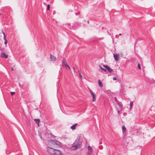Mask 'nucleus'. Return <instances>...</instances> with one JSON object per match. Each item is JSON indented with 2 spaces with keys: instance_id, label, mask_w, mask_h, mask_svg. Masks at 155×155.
<instances>
[{
  "instance_id": "c85d7f7f",
  "label": "nucleus",
  "mask_w": 155,
  "mask_h": 155,
  "mask_svg": "<svg viewBox=\"0 0 155 155\" xmlns=\"http://www.w3.org/2000/svg\"><path fill=\"white\" fill-rule=\"evenodd\" d=\"M80 76L81 77H81L82 76V75H81V74L80 73Z\"/></svg>"
},
{
  "instance_id": "7ed1b4c3",
  "label": "nucleus",
  "mask_w": 155,
  "mask_h": 155,
  "mask_svg": "<svg viewBox=\"0 0 155 155\" xmlns=\"http://www.w3.org/2000/svg\"><path fill=\"white\" fill-rule=\"evenodd\" d=\"M51 142L53 144H55L56 145H58L60 147H61L62 146V145L61 143L58 140H52Z\"/></svg>"
},
{
  "instance_id": "39448f33",
  "label": "nucleus",
  "mask_w": 155,
  "mask_h": 155,
  "mask_svg": "<svg viewBox=\"0 0 155 155\" xmlns=\"http://www.w3.org/2000/svg\"><path fill=\"white\" fill-rule=\"evenodd\" d=\"M90 92L91 96H92L93 101H95L96 99L95 94L94 93H93L91 90H90Z\"/></svg>"
},
{
  "instance_id": "1a4fd4ad",
  "label": "nucleus",
  "mask_w": 155,
  "mask_h": 155,
  "mask_svg": "<svg viewBox=\"0 0 155 155\" xmlns=\"http://www.w3.org/2000/svg\"><path fill=\"white\" fill-rule=\"evenodd\" d=\"M114 57L116 61H117L119 60V57L117 54H114Z\"/></svg>"
},
{
  "instance_id": "a878e982",
  "label": "nucleus",
  "mask_w": 155,
  "mask_h": 155,
  "mask_svg": "<svg viewBox=\"0 0 155 155\" xmlns=\"http://www.w3.org/2000/svg\"><path fill=\"white\" fill-rule=\"evenodd\" d=\"M79 14V13H75V15H78Z\"/></svg>"
},
{
  "instance_id": "ddd939ff",
  "label": "nucleus",
  "mask_w": 155,
  "mask_h": 155,
  "mask_svg": "<svg viewBox=\"0 0 155 155\" xmlns=\"http://www.w3.org/2000/svg\"><path fill=\"white\" fill-rule=\"evenodd\" d=\"M122 131L123 132H125L126 130V128L124 125H123L122 126Z\"/></svg>"
},
{
  "instance_id": "6e6552de",
  "label": "nucleus",
  "mask_w": 155,
  "mask_h": 155,
  "mask_svg": "<svg viewBox=\"0 0 155 155\" xmlns=\"http://www.w3.org/2000/svg\"><path fill=\"white\" fill-rule=\"evenodd\" d=\"M50 58L51 61H54L56 60V58L54 56L52 55L51 54H50Z\"/></svg>"
},
{
  "instance_id": "6ab92c4d",
  "label": "nucleus",
  "mask_w": 155,
  "mask_h": 155,
  "mask_svg": "<svg viewBox=\"0 0 155 155\" xmlns=\"http://www.w3.org/2000/svg\"><path fill=\"white\" fill-rule=\"evenodd\" d=\"M138 68L141 70V67H140V64H138Z\"/></svg>"
},
{
  "instance_id": "c756f323",
  "label": "nucleus",
  "mask_w": 155,
  "mask_h": 155,
  "mask_svg": "<svg viewBox=\"0 0 155 155\" xmlns=\"http://www.w3.org/2000/svg\"><path fill=\"white\" fill-rule=\"evenodd\" d=\"M121 35V34H120L119 35Z\"/></svg>"
},
{
  "instance_id": "b1692460",
  "label": "nucleus",
  "mask_w": 155,
  "mask_h": 155,
  "mask_svg": "<svg viewBox=\"0 0 155 155\" xmlns=\"http://www.w3.org/2000/svg\"><path fill=\"white\" fill-rule=\"evenodd\" d=\"M55 13H56L55 11H54L53 12V14L54 15L55 14Z\"/></svg>"
},
{
  "instance_id": "0eeeda50",
  "label": "nucleus",
  "mask_w": 155,
  "mask_h": 155,
  "mask_svg": "<svg viewBox=\"0 0 155 155\" xmlns=\"http://www.w3.org/2000/svg\"><path fill=\"white\" fill-rule=\"evenodd\" d=\"M88 149V155H91V154L92 152V149L91 147L89 146L87 147Z\"/></svg>"
},
{
  "instance_id": "9d476101",
  "label": "nucleus",
  "mask_w": 155,
  "mask_h": 155,
  "mask_svg": "<svg viewBox=\"0 0 155 155\" xmlns=\"http://www.w3.org/2000/svg\"><path fill=\"white\" fill-rule=\"evenodd\" d=\"M1 56L3 58H6L8 57V56L5 53H2L1 55Z\"/></svg>"
},
{
  "instance_id": "aec40b11",
  "label": "nucleus",
  "mask_w": 155,
  "mask_h": 155,
  "mask_svg": "<svg viewBox=\"0 0 155 155\" xmlns=\"http://www.w3.org/2000/svg\"><path fill=\"white\" fill-rule=\"evenodd\" d=\"M50 5L48 4L47 5V10H49L50 9Z\"/></svg>"
},
{
  "instance_id": "393cba45",
  "label": "nucleus",
  "mask_w": 155,
  "mask_h": 155,
  "mask_svg": "<svg viewBox=\"0 0 155 155\" xmlns=\"http://www.w3.org/2000/svg\"><path fill=\"white\" fill-rule=\"evenodd\" d=\"M73 70H74V72H75V68H74V67H73Z\"/></svg>"
},
{
  "instance_id": "cd10ccee",
  "label": "nucleus",
  "mask_w": 155,
  "mask_h": 155,
  "mask_svg": "<svg viewBox=\"0 0 155 155\" xmlns=\"http://www.w3.org/2000/svg\"><path fill=\"white\" fill-rule=\"evenodd\" d=\"M118 105L120 106H121L120 104L119 103H118Z\"/></svg>"
},
{
  "instance_id": "20e7f679",
  "label": "nucleus",
  "mask_w": 155,
  "mask_h": 155,
  "mask_svg": "<svg viewBox=\"0 0 155 155\" xmlns=\"http://www.w3.org/2000/svg\"><path fill=\"white\" fill-rule=\"evenodd\" d=\"M63 66H64L68 68L70 70L71 69L70 67L68 65L66 62V60L64 58L62 61Z\"/></svg>"
},
{
  "instance_id": "f03ea898",
  "label": "nucleus",
  "mask_w": 155,
  "mask_h": 155,
  "mask_svg": "<svg viewBox=\"0 0 155 155\" xmlns=\"http://www.w3.org/2000/svg\"><path fill=\"white\" fill-rule=\"evenodd\" d=\"M80 139V137L78 136L74 143L73 144L71 149L74 150L80 147L79 141Z\"/></svg>"
},
{
  "instance_id": "dca6fc26",
  "label": "nucleus",
  "mask_w": 155,
  "mask_h": 155,
  "mask_svg": "<svg viewBox=\"0 0 155 155\" xmlns=\"http://www.w3.org/2000/svg\"><path fill=\"white\" fill-rule=\"evenodd\" d=\"M99 67H100V69L101 70H103V71H104V72H106V69L105 68H103L100 65Z\"/></svg>"
},
{
  "instance_id": "4468645a",
  "label": "nucleus",
  "mask_w": 155,
  "mask_h": 155,
  "mask_svg": "<svg viewBox=\"0 0 155 155\" xmlns=\"http://www.w3.org/2000/svg\"><path fill=\"white\" fill-rule=\"evenodd\" d=\"M98 85L101 87H102L103 86V84L101 82V81L100 80H99L98 81Z\"/></svg>"
},
{
  "instance_id": "9b49d317",
  "label": "nucleus",
  "mask_w": 155,
  "mask_h": 155,
  "mask_svg": "<svg viewBox=\"0 0 155 155\" xmlns=\"http://www.w3.org/2000/svg\"><path fill=\"white\" fill-rule=\"evenodd\" d=\"M78 125L77 124H75L71 127V128L73 130H75L76 126Z\"/></svg>"
},
{
  "instance_id": "bb28decb",
  "label": "nucleus",
  "mask_w": 155,
  "mask_h": 155,
  "mask_svg": "<svg viewBox=\"0 0 155 155\" xmlns=\"http://www.w3.org/2000/svg\"><path fill=\"white\" fill-rule=\"evenodd\" d=\"M117 113L118 114H120L119 110H117Z\"/></svg>"
},
{
  "instance_id": "a211bd4d",
  "label": "nucleus",
  "mask_w": 155,
  "mask_h": 155,
  "mask_svg": "<svg viewBox=\"0 0 155 155\" xmlns=\"http://www.w3.org/2000/svg\"><path fill=\"white\" fill-rule=\"evenodd\" d=\"M130 107H132L133 105V101L130 102Z\"/></svg>"
},
{
  "instance_id": "5701e85b",
  "label": "nucleus",
  "mask_w": 155,
  "mask_h": 155,
  "mask_svg": "<svg viewBox=\"0 0 155 155\" xmlns=\"http://www.w3.org/2000/svg\"><path fill=\"white\" fill-rule=\"evenodd\" d=\"M99 148L100 149H101L102 148V146H99Z\"/></svg>"
},
{
  "instance_id": "f3484780",
  "label": "nucleus",
  "mask_w": 155,
  "mask_h": 155,
  "mask_svg": "<svg viewBox=\"0 0 155 155\" xmlns=\"http://www.w3.org/2000/svg\"><path fill=\"white\" fill-rule=\"evenodd\" d=\"M104 92L105 93H107V94H110V93H111V92H110V91L109 90L105 91Z\"/></svg>"
},
{
  "instance_id": "f8f14e48",
  "label": "nucleus",
  "mask_w": 155,
  "mask_h": 155,
  "mask_svg": "<svg viewBox=\"0 0 155 155\" xmlns=\"http://www.w3.org/2000/svg\"><path fill=\"white\" fill-rule=\"evenodd\" d=\"M2 32L4 35V40L5 41V44H6L7 43V40L6 39L5 35L4 32L3 31H2Z\"/></svg>"
},
{
  "instance_id": "2eb2a0df",
  "label": "nucleus",
  "mask_w": 155,
  "mask_h": 155,
  "mask_svg": "<svg viewBox=\"0 0 155 155\" xmlns=\"http://www.w3.org/2000/svg\"><path fill=\"white\" fill-rule=\"evenodd\" d=\"M35 122L37 123V124H38L40 121V120L39 119H35L34 120Z\"/></svg>"
},
{
  "instance_id": "423d86ee",
  "label": "nucleus",
  "mask_w": 155,
  "mask_h": 155,
  "mask_svg": "<svg viewBox=\"0 0 155 155\" xmlns=\"http://www.w3.org/2000/svg\"><path fill=\"white\" fill-rule=\"evenodd\" d=\"M103 67L106 68V69L110 73L113 71V70L111 69L109 66H107V65H103Z\"/></svg>"
},
{
  "instance_id": "412c9836",
  "label": "nucleus",
  "mask_w": 155,
  "mask_h": 155,
  "mask_svg": "<svg viewBox=\"0 0 155 155\" xmlns=\"http://www.w3.org/2000/svg\"><path fill=\"white\" fill-rule=\"evenodd\" d=\"M113 80H117V78L115 77H114L113 78Z\"/></svg>"
},
{
  "instance_id": "4be33fe9",
  "label": "nucleus",
  "mask_w": 155,
  "mask_h": 155,
  "mask_svg": "<svg viewBox=\"0 0 155 155\" xmlns=\"http://www.w3.org/2000/svg\"><path fill=\"white\" fill-rule=\"evenodd\" d=\"M15 93V92H11V95H12Z\"/></svg>"
},
{
  "instance_id": "f257e3e1",
  "label": "nucleus",
  "mask_w": 155,
  "mask_h": 155,
  "mask_svg": "<svg viewBox=\"0 0 155 155\" xmlns=\"http://www.w3.org/2000/svg\"><path fill=\"white\" fill-rule=\"evenodd\" d=\"M47 150L48 153L51 155H62V153L60 150L54 149L50 147H47Z\"/></svg>"
}]
</instances>
